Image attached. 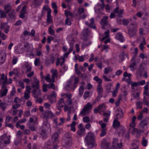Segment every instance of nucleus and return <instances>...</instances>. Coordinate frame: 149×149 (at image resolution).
I'll return each instance as SVG.
<instances>
[{"instance_id": "obj_39", "label": "nucleus", "mask_w": 149, "mask_h": 149, "mask_svg": "<svg viewBox=\"0 0 149 149\" xmlns=\"http://www.w3.org/2000/svg\"><path fill=\"white\" fill-rule=\"evenodd\" d=\"M127 56L128 54H125V52H123L120 54L119 57L121 60L123 61L124 59L125 56L127 57Z\"/></svg>"}, {"instance_id": "obj_5", "label": "nucleus", "mask_w": 149, "mask_h": 149, "mask_svg": "<svg viewBox=\"0 0 149 149\" xmlns=\"http://www.w3.org/2000/svg\"><path fill=\"white\" fill-rule=\"evenodd\" d=\"M92 105L90 102H88L87 104L85 105L80 113L83 116H85L86 115L88 111L92 109Z\"/></svg>"}, {"instance_id": "obj_27", "label": "nucleus", "mask_w": 149, "mask_h": 149, "mask_svg": "<svg viewBox=\"0 0 149 149\" xmlns=\"http://www.w3.org/2000/svg\"><path fill=\"white\" fill-rule=\"evenodd\" d=\"M76 125V123L75 122L73 121L72 123L68 125L67 126L68 127H70V130L74 132L76 131L75 127Z\"/></svg>"}, {"instance_id": "obj_42", "label": "nucleus", "mask_w": 149, "mask_h": 149, "mask_svg": "<svg viewBox=\"0 0 149 149\" xmlns=\"http://www.w3.org/2000/svg\"><path fill=\"white\" fill-rule=\"evenodd\" d=\"M106 106L105 104L103 103L101 105H99L98 107V109L100 111H103L106 108Z\"/></svg>"}, {"instance_id": "obj_6", "label": "nucleus", "mask_w": 149, "mask_h": 149, "mask_svg": "<svg viewBox=\"0 0 149 149\" xmlns=\"http://www.w3.org/2000/svg\"><path fill=\"white\" fill-rule=\"evenodd\" d=\"M135 24H131L129 27L128 33L130 37H133L135 34L136 30L134 28V26Z\"/></svg>"}, {"instance_id": "obj_57", "label": "nucleus", "mask_w": 149, "mask_h": 149, "mask_svg": "<svg viewBox=\"0 0 149 149\" xmlns=\"http://www.w3.org/2000/svg\"><path fill=\"white\" fill-rule=\"evenodd\" d=\"M40 63V59L39 58H36L34 61V64L36 66H38Z\"/></svg>"}, {"instance_id": "obj_34", "label": "nucleus", "mask_w": 149, "mask_h": 149, "mask_svg": "<svg viewBox=\"0 0 149 149\" xmlns=\"http://www.w3.org/2000/svg\"><path fill=\"white\" fill-rule=\"evenodd\" d=\"M93 79L98 83V85H101L102 83V80L101 78H99L96 76L94 77Z\"/></svg>"}, {"instance_id": "obj_47", "label": "nucleus", "mask_w": 149, "mask_h": 149, "mask_svg": "<svg viewBox=\"0 0 149 149\" xmlns=\"http://www.w3.org/2000/svg\"><path fill=\"white\" fill-rule=\"evenodd\" d=\"M84 87L83 86H81L79 88V96H81L84 93Z\"/></svg>"}, {"instance_id": "obj_54", "label": "nucleus", "mask_w": 149, "mask_h": 149, "mask_svg": "<svg viewBox=\"0 0 149 149\" xmlns=\"http://www.w3.org/2000/svg\"><path fill=\"white\" fill-rule=\"evenodd\" d=\"M6 105L5 103H0V107L4 111L6 109Z\"/></svg>"}, {"instance_id": "obj_19", "label": "nucleus", "mask_w": 149, "mask_h": 149, "mask_svg": "<svg viewBox=\"0 0 149 149\" xmlns=\"http://www.w3.org/2000/svg\"><path fill=\"white\" fill-rule=\"evenodd\" d=\"M86 130L85 128L79 129L77 131V134L80 137L84 136L85 134Z\"/></svg>"}, {"instance_id": "obj_13", "label": "nucleus", "mask_w": 149, "mask_h": 149, "mask_svg": "<svg viewBox=\"0 0 149 149\" xmlns=\"http://www.w3.org/2000/svg\"><path fill=\"white\" fill-rule=\"evenodd\" d=\"M90 32L88 28L84 29L82 32V34L83 36V39L84 40H86L87 38L88 35L90 33Z\"/></svg>"}, {"instance_id": "obj_22", "label": "nucleus", "mask_w": 149, "mask_h": 149, "mask_svg": "<svg viewBox=\"0 0 149 149\" xmlns=\"http://www.w3.org/2000/svg\"><path fill=\"white\" fill-rule=\"evenodd\" d=\"M114 12L116 13H118V17H122V14L124 12V10L123 9H120L119 10L118 7H116L114 10Z\"/></svg>"}, {"instance_id": "obj_52", "label": "nucleus", "mask_w": 149, "mask_h": 149, "mask_svg": "<svg viewBox=\"0 0 149 149\" xmlns=\"http://www.w3.org/2000/svg\"><path fill=\"white\" fill-rule=\"evenodd\" d=\"M122 95H120L118 97V100L115 103V105L116 107H117L120 105V101L122 100Z\"/></svg>"}, {"instance_id": "obj_55", "label": "nucleus", "mask_w": 149, "mask_h": 149, "mask_svg": "<svg viewBox=\"0 0 149 149\" xmlns=\"http://www.w3.org/2000/svg\"><path fill=\"white\" fill-rule=\"evenodd\" d=\"M65 15L66 16V18L69 17L68 15L71 16L72 15V13L70 11H67L66 10L65 11Z\"/></svg>"}, {"instance_id": "obj_12", "label": "nucleus", "mask_w": 149, "mask_h": 149, "mask_svg": "<svg viewBox=\"0 0 149 149\" xmlns=\"http://www.w3.org/2000/svg\"><path fill=\"white\" fill-rule=\"evenodd\" d=\"M21 99H19L18 97H16L14 100V102L16 104L15 105H14L13 108L14 109H16L18 108L20 106V105L18 104V103H19V101H20L21 100H22L24 102H25V100H24V98H21Z\"/></svg>"}, {"instance_id": "obj_44", "label": "nucleus", "mask_w": 149, "mask_h": 149, "mask_svg": "<svg viewBox=\"0 0 149 149\" xmlns=\"http://www.w3.org/2000/svg\"><path fill=\"white\" fill-rule=\"evenodd\" d=\"M112 86V85L111 84H107V85L106 86L105 89L106 91L108 93L110 92V90H111V87Z\"/></svg>"}, {"instance_id": "obj_43", "label": "nucleus", "mask_w": 149, "mask_h": 149, "mask_svg": "<svg viewBox=\"0 0 149 149\" xmlns=\"http://www.w3.org/2000/svg\"><path fill=\"white\" fill-rule=\"evenodd\" d=\"M63 98H61L58 101V103L56 105H58V106H61V107H63V103H64V100H63Z\"/></svg>"}, {"instance_id": "obj_14", "label": "nucleus", "mask_w": 149, "mask_h": 149, "mask_svg": "<svg viewBox=\"0 0 149 149\" xmlns=\"http://www.w3.org/2000/svg\"><path fill=\"white\" fill-rule=\"evenodd\" d=\"M54 116V115L50 111H45L44 115V117L46 119L53 118Z\"/></svg>"}, {"instance_id": "obj_60", "label": "nucleus", "mask_w": 149, "mask_h": 149, "mask_svg": "<svg viewBox=\"0 0 149 149\" xmlns=\"http://www.w3.org/2000/svg\"><path fill=\"white\" fill-rule=\"evenodd\" d=\"M54 39L53 37L51 36H49L47 38V42L48 44H50L51 42V40H53Z\"/></svg>"}, {"instance_id": "obj_7", "label": "nucleus", "mask_w": 149, "mask_h": 149, "mask_svg": "<svg viewBox=\"0 0 149 149\" xmlns=\"http://www.w3.org/2000/svg\"><path fill=\"white\" fill-rule=\"evenodd\" d=\"M108 18V16H105L101 19L100 24L102 26V28L103 29H105V26L109 25V22L107 20Z\"/></svg>"}, {"instance_id": "obj_20", "label": "nucleus", "mask_w": 149, "mask_h": 149, "mask_svg": "<svg viewBox=\"0 0 149 149\" xmlns=\"http://www.w3.org/2000/svg\"><path fill=\"white\" fill-rule=\"evenodd\" d=\"M117 111L118 113H117L116 115V119L117 120L121 119L123 116V113L122 111L120 109H118Z\"/></svg>"}, {"instance_id": "obj_28", "label": "nucleus", "mask_w": 149, "mask_h": 149, "mask_svg": "<svg viewBox=\"0 0 149 149\" xmlns=\"http://www.w3.org/2000/svg\"><path fill=\"white\" fill-rule=\"evenodd\" d=\"M8 90L7 88H5L3 90H1L0 91V97H2L6 95L8 92Z\"/></svg>"}, {"instance_id": "obj_56", "label": "nucleus", "mask_w": 149, "mask_h": 149, "mask_svg": "<svg viewBox=\"0 0 149 149\" xmlns=\"http://www.w3.org/2000/svg\"><path fill=\"white\" fill-rule=\"evenodd\" d=\"M123 24L124 26H127L129 23V21L128 19H123L122 20Z\"/></svg>"}, {"instance_id": "obj_8", "label": "nucleus", "mask_w": 149, "mask_h": 149, "mask_svg": "<svg viewBox=\"0 0 149 149\" xmlns=\"http://www.w3.org/2000/svg\"><path fill=\"white\" fill-rule=\"evenodd\" d=\"M72 139H67L65 140V139H63L62 140V146L65 148H68L72 145Z\"/></svg>"}, {"instance_id": "obj_33", "label": "nucleus", "mask_w": 149, "mask_h": 149, "mask_svg": "<svg viewBox=\"0 0 149 149\" xmlns=\"http://www.w3.org/2000/svg\"><path fill=\"white\" fill-rule=\"evenodd\" d=\"M24 67L26 69V73H28L30 72L31 70L32 67L28 63H27L26 64H24Z\"/></svg>"}, {"instance_id": "obj_37", "label": "nucleus", "mask_w": 149, "mask_h": 149, "mask_svg": "<svg viewBox=\"0 0 149 149\" xmlns=\"http://www.w3.org/2000/svg\"><path fill=\"white\" fill-rule=\"evenodd\" d=\"M114 142H113V146H115L117 145L118 147V148H120L122 146V143H117L118 141L116 139H114Z\"/></svg>"}, {"instance_id": "obj_21", "label": "nucleus", "mask_w": 149, "mask_h": 149, "mask_svg": "<svg viewBox=\"0 0 149 149\" xmlns=\"http://www.w3.org/2000/svg\"><path fill=\"white\" fill-rule=\"evenodd\" d=\"M115 38L116 39L121 42H123L124 40V39L120 33H117L116 35Z\"/></svg>"}, {"instance_id": "obj_46", "label": "nucleus", "mask_w": 149, "mask_h": 149, "mask_svg": "<svg viewBox=\"0 0 149 149\" xmlns=\"http://www.w3.org/2000/svg\"><path fill=\"white\" fill-rule=\"evenodd\" d=\"M27 35L30 36L31 33L25 30L23 32L22 34L21 35V37L23 38V37Z\"/></svg>"}, {"instance_id": "obj_38", "label": "nucleus", "mask_w": 149, "mask_h": 149, "mask_svg": "<svg viewBox=\"0 0 149 149\" xmlns=\"http://www.w3.org/2000/svg\"><path fill=\"white\" fill-rule=\"evenodd\" d=\"M51 147V142L50 140L48 141L44 146V148L46 149H48Z\"/></svg>"}, {"instance_id": "obj_3", "label": "nucleus", "mask_w": 149, "mask_h": 149, "mask_svg": "<svg viewBox=\"0 0 149 149\" xmlns=\"http://www.w3.org/2000/svg\"><path fill=\"white\" fill-rule=\"evenodd\" d=\"M10 143V139L5 134L0 137V149H4L6 146L5 144H9Z\"/></svg>"}, {"instance_id": "obj_18", "label": "nucleus", "mask_w": 149, "mask_h": 149, "mask_svg": "<svg viewBox=\"0 0 149 149\" xmlns=\"http://www.w3.org/2000/svg\"><path fill=\"white\" fill-rule=\"evenodd\" d=\"M4 10L6 13H8L10 11H12V7L10 3H8L4 5L3 6Z\"/></svg>"}, {"instance_id": "obj_1", "label": "nucleus", "mask_w": 149, "mask_h": 149, "mask_svg": "<svg viewBox=\"0 0 149 149\" xmlns=\"http://www.w3.org/2000/svg\"><path fill=\"white\" fill-rule=\"evenodd\" d=\"M95 135L93 133L91 132L88 133L84 138L86 145H87L89 148H92L96 146V144L95 141Z\"/></svg>"}, {"instance_id": "obj_58", "label": "nucleus", "mask_w": 149, "mask_h": 149, "mask_svg": "<svg viewBox=\"0 0 149 149\" xmlns=\"http://www.w3.org/2000/svg\"><path fill=\"white\" fill-rule=\"evenodd\" d=\"M57 71L56 70H54L52 72V78L54 79L57 76Z\"/></svg>"}, {"instance_id": "obj_50", "label": "nucleus", "mask_w": 149, "mask_h": 149, "mask_svg": "<svg viewBox=\"0 0 149 149\" xmlns=\"http://www.w3.org/2000/svg\"><path fill=\"white\" fill-rule=\"evenodd\" d=\"M7 36L4 33H2V32L0 31V38L2 39L3 40H6L7 38Z\"/></svg>"}, {"instance_id": "obj_4", "label": "nucleus", "mask_w": 149, "mask_h": 149, "mask_svg": "<svg viewBox=\"0 0 149 149\" xmlns=\"http://www.w3.org/2000/svg\"><path fill=\"white\" fill-rule=\"evenodd\" d=\"M50 125L47 122H45L41 127V131L42 132L40 134L42 135L46 136V132L49 128Z\"/></svg>"}, {"instance_id": "obj_31", "label": "nucleus", "mask_w": 149, "mask_h": 149, "mask_svg": "<svg viewBox=\"0 0 149 149\" xmlns=\"http://www.w3.org/2000/svg\"><path fill=\"white\" fill-rule=\"evenodd\" d=\"M97 90L98 95L102 94V93L103 92V88L101 85H97Z\"/></svg>"}, {"instance_id": "obj_49", "label": "nucleus", "mask_w": 149, "mask_h": 149, "mask_svg": "<svg viewBox=\"0 0 149 149\" xmlns=\"http://www.w3.org/2000/svg\"><path fill=\"white\" fill-rule=\"evenodd\" d=\"M136 65V63L135 61L132 63L129 66V67L130 68V70L132 71H134L135 70L134 68L135 66Z\"/></svg>"}, {"instance_id": "obj_2", "label": "nucleus", "mask_w": 149, "mask_h": 149, "mask_svg": "<svg viewBox=\"0 0 149 149\" xmlns=\"http://www.w3.org/2000/svg\"><path fill=\"white\" fill-rule=\"evenodd\" d=\"M34 81L32 83V87L33 88V96L35 98H37L41 95L40 91L39 88V81L36 79V77H34Z\"/></svg>"}, {"instance_id": "obj_23", "label": "nucleus", "mask_w": 149, "mask_h": 149, "mask_svg": "<svg viewBox=\"0 0 149 149\" xmlns=\"http://www.w3.org/2000/svg\"><path fill=\"white\" fill-rule=\"evenodd\" d=\"M102 4L100 3H97L95 7V11L97 10H100L101 9H103L105 6V5L104 2L103 3H102Z\"/></svg>"}, {"instance_id": "obj_17", "label": "nucleus", "mask_w": 149, "mask_h": 149, "mask_svg": "<svg viewBox=\"0 0 149 149\" xmlns=\"http://www.w3.org/2000/svg\"><path fill=\"white\" fill-rule=\"evenodd\" d=\"M90 23H89L87 22H85V24L89 27L95 29H96V27L95 26L94 18H91L90 19Z\"/></svg>"}, {"instance_id": "obj_48", "label": "nucleus", "mask_w": 149, "mask_h": 149, "mask_svg": "<svg viewBox=\"0 0 149 149\" xmlns=\"http://www.w3.org/2000/svg\"><path fill=\"white\" fill-rule=\"evenodd\" d=\"M118 133L119 134H121L122 135L124 133L125 130L123 128L119 127L117 129Z\"/></svg>"}, {"instance_id": "obj_59", "label": "nucleus", "mask_w": 149, "mask_h": 149, "mask_svg": "<svg viewBox=\"0 0 149 149\" xmlns=\"http://www.w3.org/2000/svg\"><path fill=\"white\" fill-rule=\"evenodd\" d=\"M132 130L134 132H136L138 134H140L141 132H143V131H142V130L140 128L139 129H138L136 128H132Z\"/></svg>"}, {"instance_id": "obj_26", "label": "nucleus", "mask_w": 149, "mask_h": 149, "mask_svg": "<svg viewBox=\"0 0 149 149\" xmlns=\"http://www.w3.org/2000/svg\"><path fill=\"white\" fill-rule=\"evenodd\" d=\"M10 12L8 13V16L12 19H15L16 17V16L14 10L13 9Z\"/></svg>"}, {"instance_id": "obj_24", "label": "nucleus", "mask_w": 149, "mask_h": 149, "mask_svg": "<svg viewBox=\"0 0 149 149\" xmlns=\"http://www.w3.org/2000/svg\"><path fill=\"white\" fill-rule=\"evenodd\" d=\"M139 144V142L138 140H134V142L132 144V149H138Z\"/></svg>"}, {"instance_id": "obj_10", "label": "nucleus", "mask_w": 149, "mask_h": 149, "mask_svg": "<svg viewBox=\"0 0 149 149\" xmlns=\"http://www.w3.org/2000/svg\"><path fill=\"white\" fill-rule=\"evenodd\" d=\"M147 125L148 124L146 120L143 119L139 123V127L142 130V131H144L147 129Z\"/></svg>"}, {"instance_id": "obj_15", "label": "nucleus", "mask_w": 149, "mask_h": 149, "mask_svg": "<svg viewBox=\"0 0 149 149\" xmlns=\"http://www.w3.org/2000/svg\"><path fill=\"white\" fill-rule=\"evenodd\" d=\"M26 90L25 91L24 95V98L28 99L30 97L29 94L30 93V90L31 89L29 86H28L26 87Z\"/></svg>"}, {"instance_id": "obj_63", "label": "nucleus", "mask_w": 149, "mask_h": 149, "mask_svg": "<svg viewBox=\"0 0 149 149\" xmlns=\"http://www.w3.org/2000/svg\"><path fill=\"white\" fill-rule=\"evenodd\" d=\"M83 121L86 123H88L90 121V119L88 116H85L83 118Z\"/></svg>"}, {"instance_id": "obj_45", "label": "nucleus", "mask_w": 149, "mask_h": 149, "mask_svg": "<svg viewBox=\"0 0 149 149\" xmlns=\"http://www.w3.org/2000/svg\"><path fill=\"white\" fill-rule=\"evenodd\" d=\"M147 141L146 139L144 137H143L141 141L142 145L144 146H146L147 143Z\"/></svg>"}, {"instance_id": "obj_51", "label": "nucleus", "mask_w": 149, "mask_h": 149, "mask_svg": "<svg viewBox=\"0 0 149 149\" xmlns=\"http://www.w3.org/2000/svg\"><path fill=\"white\" fill-rule=\"evenodd\" d=\"M107 129H101V132L100 134V136L101 137H102L106 135Z\"/></svg>"}, {"instance_id": "obj_35", "label": "nucleus", "mask_w": 149, "mask_h": 149, "mask_svg": "<svg viewBox=\"0 0 149 149\" xmlns=\"http://www.w3.org/2000/svg\"><path fill=\"white\" fill-rule=\"evenodd\" d=\"M28 123H33V124L35 125L37 124V117L35 118V120H34V119L32 118H30L29 120V121Z\"/></svg>"}, {"instance_id": "obj_29", "label": "nucleus", "mask_w": 149, "mask_h": 149, "mask_svg": "<svg viewBox=\"0 0 149 149\" xmlns=\"http://www.w3.org/2000/svg\"><path fill=\"white\" fill-rule=\"evenodd\" d=\"M120 123L118 121L117 119H115L114 120L113 124V126L114 128H118L120 125Z\"/></svg>"}, {"instance_id": "obj_61", "label": "nucleus", "mask_w": 149, "mask_h": 149, "mask_svg": "<svg viewBox=\"0 0 149 149\" xmlns=\"http://www.w3.org/2000/svg\"><path fill=\"white\" fill-rule=\"evenodd\" d=\"M111 70H111V68L110 67H108L105 68L104 72L105 74H107L109 71H111Z\"/></svg>"}, {"instance_id": "obj_53", "label": "nucleus", "mask_w": 149, "mask_h": 149, "mask_svg": "<svg viewBox=\"0 0 149 149\" xmlns=\"http://www.w3.org/2000/svg\"><path fill=\"white\" fill-rule=\"evenodd\" d=\"M65 25H68V26L71 25V22L70 21V19L69 17H67L66 18L65 20Z\"/></svg>"}, {"instance_id": "obj_40", "label": "nucleus", "mask_w": 149, "mask_h": 149, "mask_svg": "<svg viewBox=\"0 0 149 149\" xmlns=\"http://www.w3.org/2000/svg\"><path fill=\"white\" fill-rule=\"evenodd\" d=\"M63 139H65V140L67 139H72L71 136L68 132H66Z\"/></svg>"}, {"instance_id": "obj_36", "label": "nucleus", "mask_w": 149, "mask_h": 149, "mask_svg": "<svg viewBox=\"0 0 149 149\" xmlns=\"http://www.w3.org/2000/svg\"><path fill=\"white\" fill-rule=\"evenodd\" d=\"M47 98L49 102L52 104L56 102V98L52 97L51 96H48Z\"/></svg>"}, {"instance_id": "obj_30", "label": "nucleus", "mask_w": 149, "mask_h": 149, "mask_svg": "<svg viewBox=\"0 0 149 149\" xmlns=\"http://www.w3.org/2000/svg\"><path fill=\"white\" fill-rule=\"evenodd\" d=\"M35 125L33 124V125H32V123H27V126L28 128L29 129L31 130L32 131H35L36 130V128L35 127Z\"/></svg>"}, {"instance_id": "obj_25", "label": "nucleus", "mask_w": 149, "mask_h": 149, "mask_svg": "<svg viewBox=\"0 0 149 149\" xmlns=\"http://www.w3.org/2000/svg\"><path fill=\"white\" fill-rule=\"evenodd\" d=\"M3 83H7V78L4 74H2L0 78V84Z\"/></svg>"}, {"instance_id": "obj_64", "label": "nucleus", "mask_w": 149, "mask_h": 149, "mask_svg": "<svg viewBox=\"0 0 149 149\" xmlns=\"http://www.w3.org/2000/svg\"><path fill=\"white\" fill-rule=\"evenodd\" d=\"M142 105V103L140 101L136 103V105L138 108H141Z\"/></svg>"}, {"instance_id": "obj_16", "label": "nucleus", "mask_w": 149, "mask_h": 149, "mask_svg": "<svg viewBox=\"0 0 149 149\" xmlns=\"http://www.w3.org/2000/svg\"><path fill=\"white\" fill-rule=\"evenodd\" d=\"M6 54L4 51H2L0 52V63L2 64L5 61L6 59Z\"/></svg>"}, {"instance_id": "obj_11", "label": "nucleus", "mask_w": 149, "mask_h": 149, "mask_svg": "<svg viewBox=\"0 0 149 149\" xmlns=\"http://www.w3.org/2000/svg\"><path fill=\"white\" fill-rule=\"evenodd\" d=\"M109 146L110 143L107 142L105 139H104L102 140L101 143V147L102 149L110 148H109Z\"/></svg>"}, {"instance_id": "obj_62", "label": "nucleus", "mask_w": 149, "mask_h": 149, "mask_svg": "<svg viewBox=\"0 0 149 149\" xmlns=\"http://www.w3.org/2000/svg\"><path fill=\"white\" fill-rule=\"evenodd\" d=\"M49 34L51 35H54L55 32L54 30L52 29L51 27L49 28Z\"/></svg>"}, {"instance_id": "obj_41", "label": "nucleus", "mask_w": 149, "mask_h": 149, "mask_svg": "<svg viewBox=\"0 0 149 149\" xmlns=\"http://www.w3.org/2000/svg\"><path fill=\"white\" fill-rule=\"evenodd\" d=\"M46 87L49 88H52L53 89H55V85L54 83H50L48 84H46Z\"/></svg>"}, {"instance_id": "obj_32", "label": "nucleus", "mask_w": 149, "mask_h": 149, "mask_svg": "<svg viewBox=\"0 0 149 149\" xmlns=\"http://www.w3.org/2000/svg\"><path fill=\"white\" fill-rule=\"evenodd\" d=\"M7 14L6 12L1 9H0V18H5L7 16L6 14Z\"/></svg>"}, {"instance_id": "obj_9", "label": "nucleus", "mask_w": 149, "mask_h": 149, "mask_svg": "<svg viewBox=\"0 0 149 149\" xmlns=\"http://www.w3.org/2000/svg\"><path fill=\"white\" fill-rule=\"evenodd\" d=\"M58 134L57 132H55L52 135L51 141L54 144H57L58 143Z\"/></svg>"}]
</instances>
